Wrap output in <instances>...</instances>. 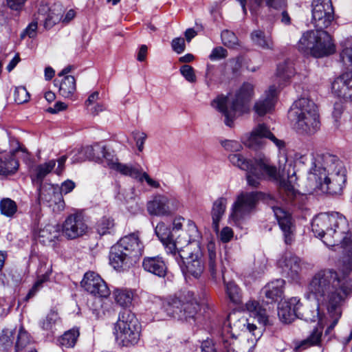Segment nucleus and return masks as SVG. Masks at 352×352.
I'll list each match as a JSON object with an SVG mask.
<instances>
[{
  "instance_id": "1",
  "label": "nucleus",
  "mask_w": 352,
  "mask_h": 352,
  "mask_svg": "<svg viewBox=\"0 0 352 352\" xmlns=\"http://www.w3.org/2000/svg\"><path fill=\"white\" fill-rule=\"evenodd\" d=\"M308 291L327 309L332 322L327 327L329 333L342 316V306L352 295V279L341 276L333 269L318 271L308 285Z\"/></svg>"
},
{
  "instance_id": "2",
  "label": "nucleus",
  "mask_w": 352,
  "mask_h": 352,
  "mask_svg": "<svg viewBox=\"0 0 352 352\" xmlns=\"http://www.w3.org/2000/svg\"><path fill=\"white\" fill-rule=\"evenodd\" d=\"M311 230L327 246L341 245L345 250L342 270L344 274L352 271V233H349L346 218L336 212L320 213L312 220Z\"/></svg>"
},
{
  "instance_id": "3",
  "label": "nucleus",
  "mask_w": 352,
  "mask_h": 352,
  "mask_svg": "<svg viewBox=\"0 0 352 352\" xmlns=\"http://www.w3.org/2000/svg\"><path fill=\"white\" fill-rule=\"evenodd\" d=\"M201 237L195 223L188 220L187 232L178 237L175 243L168 246V250L175 257L186 276L198 278L204 272L205 265L200 245Z\"/></svg>"
},
{
  "instance_id": "4",
  "label": "nucleus",
  "mask_w": 352,
  "mask_h": 352,
  "mask_svg": "<svg viewBox=\"0 0 352 352\" xmlns=\"http://www.w3.org/2000/svg\"><path fill=\"white\" fill-rule=\"evenodd\" d=\"M308 179L314 182V189L331 195H340L346 182V169L336 155L329 153L317 155L313 157Z\"/></svg>"
},
{
  "instance_id": "5",
  "label": "nucleus",
  "mask_w": 352,
  "mask_h": 352,
  "mask_svg": "<svg viewBox=\"0 0 352 352\" xmlns=\"http://www.w3.org/2000/svg\"><path fill=\"white\" fill-rule=\"evenodd\" d=\"M279 157V153L278 154ZM279 162V160L278 161ZM287 162L281 165L278 163V168L271 162L270 158L265 155H259L254 159V165L248 176V184L256 188L262 179L279 182V198L286 204H292L300 207V202L304 196L300 195L292 184L289 179H281V171H283Z\"/></svg>"
},
{
  "instance_id": "6",
  "label": "nucleus",
  "mask_w": 352,
  "mask_h": 352,
  "mask_svg": "<svg viewBox=\"0 0 352 352\" xmlns=\"http://www.w3.org/2000/svg\"><path fill=\"white\" fill-rule=\"evenodd\" d=\"M253 95L254 86L244 82L234 96H219L212 101L211 105L224 116L225 124L232 127L238 116L248 112Z\"/></svg>"
},
{
  "instance_id": "7",
  "label": "nucleus",
  "mask_w": 352,
  "mask_h": 352,
  "mask_svg": "<svg viewBox=\"0 0 352 352\" xmlns=\"http://www.w3.org/2000/svg\"><path fill=\"white\" fill-rule=\"evenodd\" d=\"M143 249L144 245L138 232L124 236L111 247L109 254L110 265L118 271L128 270L139 260Z\"/></svg>"
},
{
  "instance_id": "8",
  "label": "nucleus",
  "mask_w": 352,
  "mask_h": 352,
  "mask_svg": "<svg viewBox=\"0 0 352 352\" xmlns=\"http://www.w3.org/2000/svg\"><path fill=\"white\" fill-rule=\"evenodd\" d=\"M289 117L298 133L311 135L320 127L319 115L316 104L307 98H300L293 104Z\"/></svg>"
},
{
  "instance_id": "9",
  "label": "nucleus",
  "mask_w": 352,
  "mask_h": 352,
  "mask_svg": "<svg viewBox=\"0 0 352 352\" xmlns=\"http://www.w3.org/2000/svg\"><path fill=\"white\" fill-rule=\"evenodd\" d=\"M298 50L305 55L321 58L336 51L331 36L324 30H309L303 34L298 43Z\"/></svg>"
},
{
  "instance_id": "10",
  "label": "nucleus",
  "mask_w": 352,
  "mask_h": 352,
  "mask_svg": "<svg viewBox=\"0 0 352 352\" xmlns=\"http://www.w3.org/2000/svg\"><path fill=\"white\" fill-rule=\"evenodd\" d=\"M199 305L194 293L190 291H181L170 296L162 305L163 311L169 317L179 320H186L197 314Z\"/></svg>"
},
{
  "instance_id": "11",
  "label": "nucleus",
  "mask_w": 352,
  "mask_h": 352,
  "mask_svg": "<svg viewBox=\"0 0 352 352\" xmlns=\"http://www.w3.org/2000/svg\"><path fill=\"white\" fill-rule=\"evenodd\" d=\"M117 344L122 346L136 344L140 338L141 324L135 315L129 310L119 314L113 331Z\"/></svg>"
},
{
  "instance_id": "12",
  "label": "nucleus",
  "mask_w": 352,
  "mask_h": 352,
  "mask_svg": "<svg viewBox=\"0 0 352 352\" xmlns=\"http://www.w3.org/2000/svg\"><path fill=\"white\" fill-rule=\"evenodd\" d=\"M264 138L270 140L279 150V163L280 166L287 162V154L285 142L276 138L265 124H259L251 133L243 138V144L252 149H258L264 145Z\"/></svg>"
},
{
  "instance_id": "13",
  "label": "nucleus",
  "mask_w": 352,
  "mask_h": 352,
  "mask_svg": "<svg viewBox=\"0 0 352 352\" xmlns=\"http://www.w3.org/2000/svg\"><path fill=\"white\" fill-rule=\"evenodd\" d=\"M262 197L260 192H242L238 195L232 205L230 221L238 225L254 212L258 200Z\"/></svg>"
},
{
  "instance_id": "14",
  "label": "nucleus",
  "mask_w": 352,
  "mask_h": 352,
  "mask_svg": "<svg viewBox=\"0 0 352 352\" xmlns=\"http://www.w3.org/2000/svg\"><path fill=\"white\" fill-rule=\"evenodd\" d=\"M228 322L232 331V336L228 338L223 336L222 343L227 352H237L235 350L236 342L235 334L246 331L253 332L256 329V327L253 324L249 323L248 319L238 312L230 314L228 316Z\"/></svg>"
},
{
  "instance_id": "15",
  "label": "nucleus",
  "mask_w": 352,
  "mask_h": 352,
  "mask_svg": "<svg viewBox=\"0 0 352 352\" xmlns=\"http://www.w3.org/2000/svg\"><path fill=\"white\" fill-rule=\"evenodd\" d=\"M311 6V22L314 27L319 30L327 28L334 19L331 0H314Z\"/></svg>"
},
{
  "instance_id": "16",
  "label": "nucleus",
  "mask_w": 352,
  "mask_h": 352,
  "mask_svg": "<svg viewBox=\"0 0 352 352\" xmlns=\"http://www.w3.org/2000/svg\"><path fill=\"white\" fill-rule=\"evenodd\" d=\"M38 186L40 204H45L48 207H53V210H56V206L58 210L64 208L65 203L58 185L45 182Z\"/></svg>"
},
{
  "instance_id": "17",
  "label": "nucleus",
  "mask_w": 352,
  "mask_h": 352,
  "mask_svg": "<svg viewBox=\"0 0 352 352\" xmlns=\"http://www.w3.org/2000/svg\"><path fill=\"white\" fill-rule=\"evenodd\" d=\"M81 285L87 292L95 296L106 298L110 294L106 283L94 272H88L85 274Z\"/></svg>"
},
{
  "instance_id": "18",
  "label": "nucleus",
  "mask_w": 352,
  "mask_h": 352,
  "mask_svg": "<svg viewBox=\"0 0 352 352\" xmlns=\"http://www.w3.org/2000/svg\"><path fill=\"white\" fill-rule=\"evenodd\" d=\"M88 227L83 217L73 214L67 217L63 224V234L68 239L82 236L87 231Z\"/></svg>"
},
{
  "instance_id": "19",
  "label": "nucleus",
  "mask_w": 352,
  "mask_h": 352,
  "mask_svg": "<svg viewBox=\"0 0 352 352\" xmlns=\"http://www.w3.org/2000/svg\"><path fill=\"white\" fill-rule=\"evenodd\" d=\"M272 208L283 232L285 243L291 244L294 239L295 228L290 213L280 206H274Z\"/></svg>"
},
{
  "instance_id": "20",
  "label": "nucleus",
  "mask_w": 352,
  "mask_h": 352,
  "mask_svg": "<svg viewBox=\"0 0 352 352\" xmlns=\"http://www.w3.org/2000/svg\"><path fill=\"white\" fill-rule=\"evenodd\" d=\"M302 307L300 298L292 297L281 302L278 307V316L284 323H290L298 318V311Z\"/></svg>"
},
{
  "instance_id": "21",
  "label": "nucleus",
  "mask_w": 352,
  "mask_h": 352,
  "mask_svg": "<svg viewBox=\"0 0 352 352\" xmlns=\"http://www.w3.org/2000/svg\"><path fill=\"white\" fill-rule=\"evenodd\" d=\"M175 209L172 200L166 196L157 195L147 203L148 212L151 215L166 216Z\"/></svg>"
},
{
  "instance_id": "22",
  "label": "nucleus",
  "mask_w": 352,
  "mask_h": 352,
  "mask_svg": "<svg viewBox=\"0 0 352 352\" xmlns=\"http://www.w3.org/2000/svg\"><path fill=\"white\" fill-rule=\"evenodd\" d=\"M332 91L340 98H352V72H346L335 79L332 83Z\"/></svg>"
},
{
  "instance_id": "23",
  "label": "nucleus",
  "mask_w": 352,
  "mask_h": 352,
  "mask_svg": "<svg viewBox=\"0 0 352 352\" xmlns=\"http://www.w3.org/2000/svg\"><path fill=\"white\" fill-rule=\"evenodd\" d=\"M277 89L275 85L270 86L263 97L257 100L254 106L256 114L263 116L270 112L276 101Z\"/></svg>"
},
{
  "instance_id": "24",
  "label": "nucleus",
  "mask_w": 352,
  "mask_h": 352,
  "mask_svg": "<svg viewBox=\"0 0 352 352\" xmlns=\"http://www.w3.org/2000/svg\"><path fill=\"white\" fill-rule=\"evenodd\" d=\"M300 258L291 252L285 253L278 261V266L292 278H295L300 270Z\"/></svg>"
},
{
  "instance_id": "25",
  "label": "nucleus",
  "mask_w": 352,
  "mask_h": 352,
  "mask_svg": "<svg viewBox=\"0 0 352 352\" xmlns=\"http://www.w3.org/2000/svg\"><path fill=\"white\" fill-rule=\"evenodd\" d=\"M208 268L212 279L217 280L218 274L224 276L225 267L216 252L215 245L213 243L208 244Z\"/></svg>"
},
{
  "instance_id": "26",
  "label": "nucleus",
  "mask_w": 352,
  "mask_h": 352,
  "mask_svg": "<svg viewBox=\"0 0 352 352\" xmlns=\"http://www.w3.org/2000/svg\"><path fill=\"white\" fill-rule=\"evenodd\" d=\"M144 270L159 277H164L167 267L162 257H146L142 262Z\"/></svg>"
},
{
  "instance_id": "27",
  "label": "nucleus",
  "mask_w": 352,
  "mask_h": 352,
  "mask_svg": "<svg viewBox=\"0 0 352 352\" xmlns=\"http://www.w3.org/2000/svg\"><path fill=\"white\" fill-rule=\"evenodd\" d=\"M285 280L279 278L267 283L261 290V294L267 299V302L278 300L283 294Z\"/></svg>"
},
{
  "instance_id": "28",
  "label": "nucleus",
  "mask_w": 352,
  "mask_h": 352,
  "mask_svg": "<svg viewBox=\"0 0 352 352\" xmlns=\"http://www.w3.org/2000/svg\"><path fill=\"white\" fill-rule=\"evenodd\" d=\"M155 232L159 239L165 245L166 252L171 254V252L168 250V246L171 243H175L178 240V237L182 235L184 232H187V227L186 228L185 231H182V233H179L175 239L174 237V234L164 223H159L155 227Z\"/></svg>"
},
{
  "instance_id": "29",
  "label": "nucleus",
  "mask_w": 352,
  "mask_h": 352,
  "mask_svg": "<svg viewBox=\"0 0 352 352\" xmlns=\"http://www.w3.org/2000/svg\"><path fill=\"white\" fill-rule=\"evenodd\" d=\"M316 302L313 305L307 307L302 312L298 311V318L303 319L307 322L318 321V324H322V316L323 314L322 309L324 306L316 299Z\"/></svg>"
},
{
  "instance_id": "30",
  "label": "nucleus",
  "mask_w": 352,
  "mask_h": 352,
  "mask_svg": "<svg viewBox=\"0 0 352 352\" xmlns=\"http://www.w3.org/2000/svg\"><path fill=\"white\" fill-rule=\"evenodd\" d=\"M19 166V162L12 153L0 155V175H13Z\"/></svg>"
},
{
  "instance_id": "31",
  "label": "nucleus",
  "mask_w": 352,
  "mask_h": 352,
  "mask_svg": "<svg viewBox=\"0 0 352 352\" xmlns=\"http://www.w3.org/2000/svg\"><path fill=\"white\" fill-rule=\"evenodd\" d=\"M55 165L56 161L54 160L37 165L31 175L32 182L37 186L43 184V179L54 168Z\"/></svg>"
},
{
  "instance_id": "32",
  "label": "nucleus",
  "mask_w": 352,
  "mask_h": 352,
  "mask_svg": "<svg viewBox=\"0 0 352 352\" xmlns=\"http://www.w3.org/2000/svg\"><path fill=\"white\" fill-rule=\"evenodd\" d=\"M227 199L224 197L217 199L214 203L211 211L212 228L215 232L219 231V223L225 213Z\"/></svg>"
},
{
  "instance_id": "33",
  "label": "nucleus",
  "mask_w": 352,
  "mask_h": 352,
  "mask_svg": "<svg viewBox=\"0 0 352 352\" xmlns=\"http://www.w3.org/2000/svg\"><path fill=\"white\" fill-rule=\"evenodd\" d=\"M245 307L247 310L257 319L260 324L264 326L267 324L268 317L266 309L263 308L258 302L250 300L246 302Z\"/></svg>"
},
{
  "instance_id": "34",
  "label": "nucleus",
  "mask_w": 352,
  "mask_h": 352,
  "mask_svg": "<svg viewBox=\"0 0 352 352\" xmlns=\"http://www.w3.org/2000/svg\"><path fill=\"white\" fill-rule=\"evenodd\" d=\"M295 74L293 63L286 61L278 65L276 72V81L279 86L284 85Z\"/></svg>"
},
{
  "instance_id": "35",
  "label": "nucleus",
  "mask_w": 352,
  "mask_h": 352,
  "mask_svg": "<svg viewBox=\"0 0 352 352\" xmlns=\"http://www.w3.org/2000/svg\"><path fill=\"white\" fill-rule=\"evenodd\" d=\"M254 45L263 50H274V42L271 36L265 35V32L260 30H254L250 35Z\"/></svg>"
},
{
  "instance_id": "36",
  "label": "nucleus",
  "mask_w": 352,
  "mask_h": 352,
  "mask_svg": "<svg viewBox=\"0 0 352 352\" xmlns=\"http://www.w3.org/2000/svg\"><path fill=\"white\" fill-rule=\"evenodd\" d=\"M228 159L232 164L239 167L240 169L247 172V177L250 175V170L253 168L254 160L245 158L241 153H231L228 156Z\"/></svg>"
},
{
  "instance_id": "37",
  "label": "nucleus",
  "mask_w": 352,
  "mask_h": 352,
  "mask_svg": "<svg viewBox=\"0 0 352 352\" xmlns=\"http://www.w3.org/2000/svg\"><path fill=\"white\" fill-rule=\"evenodd\" d=\"M76 80L73 76H65L60 82L59 94L65 98H71L76 91Z\"/></svg>"
},
{
  "instance_id": "38",
  "label": "nucleus",
  "mask_w": 352,
  "mask_h": 352,
  "mask_svg": "<svg viewBox=\"0 0 352 352\" xmlns=\"http://www.w3.org/2000/svg\"><path fill=\"white\" fill-rule=\"evenodd\" d=\"M59 236V230L56 226L47 224L38 232V238L43 243L54 241Z\"/></svg>"
},
{
  "instance_id": "39",
  "label": "nucleus",
  "mask_w": 352,
  "mask_h": 352,
  "mask_svg": "<svg viewBox=\"0 0 352 352\" xmlns=\"http://www.w3.org/2000/svg\"><path fill=\"white\" fill-rule=\"evenodd\" d=\"M114 170L120 174L129 176L131 178L137 179L140 176L142 168L140 166H134L131 164H122L118 162L116 166H114Z\"/></svg>"
},
{
  "instance_id": "40",
  "label": "nucleus",
  "mask_w": 352,
  "mask_h": 352,
  "mask_svg": "<svg viewBox=\"0 0 352 352\" xmlns=\"http://www.w3.org/2000/svg\"><path fill=\"white\" fill-rule=\"evenodd\" d=\"M223 281L226 289V294L229 300L234 304L241 302V294L239 287L234 282H227L223 276Z\"/></svg>"
},
{
  "instance_id": "41",
  "label": "nucleus",
  "mask_w": 352,
  "mask_h": 352,
  "mask_svg": "<svg viewBox=\"0 0 352 352\" xmlns=\"http://www.w3.org/2000/svg\"><path fill=\"white\" fill-rule=\"evenodd\" d=\"M80 332L78 329L73 328L65 332L59 338L58 342L62 346L65 348H72L75 346Z\"/></svg>"
},
{
  "instance_id": "42",
  "label": "nucleus",
  "mask_w": 352,
  "mask_h": 352,
  "mask_svg": "<svg viewBox=\"0 0 352 352\" xmlns=\"http://www.w3.org/2000/svg\"><path fill=\"white\" fill-rule=\"evenodd\" d=\"M17 205L10 198H3L0 201V212L3 216L12 218L17 212Z\"/></svg>"
},
{
  "instance_id": "43",
  "label": "nucleus",
  "mask_w": 352,
  "mask_h": 352,
  "mask_svg": "<svg viewBox=\"0 0 352 352\" xmlns=\"http://www.w3.org/2000/svg\"><path fill=\"white\" fill-rule=\"evenodd\" d=\"M114 221L109 217H103L99 219L96 228L100 235L111 234L114 230Z\"/></svg>"
},
{
  "instance_id": "44",
  "label": "nucleus",
  "mask_w": 352,
  "mask_h": 352,
  "mask_svg": "<svg viewBox=\"0 0 352 352\" xmlns=\"http://www.w3.org/2000/svg\"><path fill=\"white\" fill-rule=\"evenodd\" d=\"M116 302L121 307H127L131 305L133 300V293L127 289H116L114 292Z\"/></svg>"
},
{
  "instance_id": "45",
  "label": "nucleus",
  "mask_w": 352,
  "mask_h": 352,
  "mask_svg": "<svg viewBox=\"0 0 352 352\" xmlns=\"http://www.w3.org/2000/svg\"><path fill=\"white\" fill-rule=\"evenodd\" d=\"M318 325L319 327L314 328L309 336L301 342L300 347L305 349L307 346L318 345L320 343L322 327V324Z\"/></svg>"
},
{
  "instance_id": "46",
  "label": "nucleus",
  "mask_w": 352,
  "mask_h": 352,
  "mask_svg": "<svg viewBox=\"0 0 352 352\" xmlns=\"http://www.w3.org/2000/svg\"><path fill=\"white\" fill-rule=\"evenodd\" d=\"M58 319V313L52 310L46 317L40 322V326L41 329L45 331H52Z\"/></svg>"
},
{
  "instance_id": "47",
  "label": "nucleus",
  "mask_w": 352,
  "mask_h": 352,
  "mask_svg": "<svg viewBox=\"0 0 352 352\" xmlns=\"http://www.w3.org/2000/svg\"><path fill=\"white\" fill-rule=\"evenodd\" d=\"M101 160L98 163L105 164L109 168L114 170L118 162V159L110 151L107 150L106 147L103 146L102 152H100Z\"/></svg>"
},
{
  "instance_id": "48",
  "label": "nucleus",
  "mask_w": 352,
  "mask_h": 352,
  "mask_svg": "<svg viewBox=\"0 0 352 352\" xmlns=\"http://www.w3.org/2000/svg\"><path fill=\"white\" fill-rule=\"evenodd\" d=\"M30 342V338L28 333L21 327L15 342V351L19 352Z\"/></svg>"
},
{
  "instance_id": "49",
  "label": "nucleus",
  "mask_w": 352,
  "mask_h": 352,
  "mask_svg": "<svg viewBox=\"0 0 352 352\" xmlns=\"http://www.w3.org/2000/svg\"><path fill=\"white\" fill-rule=\"evenodd\" d=\"M102 151L103 146L96 144L94 146L86 147L85 148V153L89 160L99 162L101 160L100 152H102Z\"/></svg>"
},
{
  "instance_id": "50",
  "label": "nucleus",
  "mask_w": 352,
  "mask_h": 352,
  "mask_svg": "<svg viewBox=\"0 0 352 352\" xmlns=\"http://www.w3.org/2000/svg\"><path fill=\"white\" fill-rule=\"evenodd\" d=\"M14 343V332L10 329H4L0 335V345L6 351L12 347Z\"/></svg>"
},
{
  "instance_id": "51",
  "label": "nucleus",
  "mask_w": 352,
  "mask_h": 352,
  "mask_svg": "<svg viewBox=\"0 0 352 352\" xmlns=\"http://www.w3.org/2000/svg\"><path fill=\"white\" fill-rule=\"evenodd\" d=\"M50 272H45L44 274H43L41 277L38 278V279L36 281V283L34 284L33 287L30 289L29 292L28 293L25 300H28L30 298H32L36 293L42 287L43 283L49 278Z\"/></svg>"
},
{
  "instance_id": "52",
  "label": "nucleus",
  "mask_w": 352,
  "mask_h": 352,
  "mask_svg": "<svg viewBox=\"0 0 352 352\" xmlns=\"http://www.w3.org/2000/svg\"><path fill=\"white\" fill-rule=\"evenodd\" d=\"M221 37L223 44L228 47H234L237 45L238 38L234 32L229 30H223Z\"/></svg>"
},
{
  "instance_id": "53",
  "label": "nucleus",
  "mask_w": 352,
  "mask_h": 352,
  "mask_svg": "<svg viewBox=\"0 0 352 352\" xmlns=\"http://www.w3.org/2000/svg\"><path fill=\"white\" fill-rule=\"evenodd\" d=\"M14 98L17 104H23L29 100L30 94L24 87H19L15 89Z\"/></svg>"
},
{
  "instance_id": "54",
  "label": "nucleus",
  "mask_w": 352,
  "mask_h": 352,
  "mask_svg": "<svg viewBox=\"0 0 352 352\" xmlns=\"http://www.w3.org/2000/svg\"><path fill=\"white\" fill-rule=\"evenodd\" d=\"M181 74L184 78L189 82H195L197 80L195 70L192 67L188 65H184L181 67L180 69Z\"/></svg>"
},
{
  "instance_id": "55",
  "label": "nucleus",
  "mask_w": 352,
  "mask_h": 352,
  "mask_svg": "<svg viewBox=\"0 0 352 352\" xmlns=\"http://www.w3.org/2000/svg\"><path fill=\"white\" fill-rule=\"evenodd\" d=\"M340 60L346 67H352V47H345L340 54Z\"/></svg>"
},
{
  "instance_id": "56",
  "label": "nucleus",
  "mask_w": 352,
  "mask_h": 352,
  "mask_svg": "<svg viewBox=\"0 0 352 352\" xmlns=\"http://www.w3.org/2000/svg\"><path fill=\"white\" fill-rule=\"evenodd\" d=\"M37 28L38 23L36 21H32L21 34V38H24L26 36L30 38L36 37Z\"/></svg>"
},
{
  "instance_id": "57",
  "label": "nucleus",
  "mask_w": 352,
  "mask_h": 352,
  "mask_svg": "<svg viewBox=\"0 0 352 352\" xmlns=\"http://www.w3.org/2000/svg\"><path fill=\"white\" fill-rule=\"evenodd\" d=\"M137 180L140 182H143L145 181L147 184L154 188H158L160 185L157 181L152 179L146 172H143L142 169L140 173V176L138 177Z\"/></svg>"
},
{
  "instance_id": "58",
  "label": "nucleus",
  "mask_w": 352,
  "mask_h": 352,
  "mask_svg": "<svg viewBox=\"0 0 352 352\" xmlns=\"http://www.w3.org/2000/svg\"><path fill=\"white\" fill-rule=\"evenodd\" d=\"M221 145L227 151H231L232 153H236L242 148L241 144L235 140H225L222 142Z\"/></svg>"
},
{
  "instance_id": "59",
  "label": "nucleus",
  "mask_w": 352,
  "mask_h": 352,
  "mask_svg": "<svg viewBox=\"0 0 352 352\" xmlns=\"http://www.w3.org/2000/svg\"><path fill=\"white\" fill-rule=\"evenodd\" d=\"M171 47L176 53H182L186 49L184 38L182 37L175 38L171 42Z\"/></svg>"
},
{
  "instance_id": "60",
  "label": "nucleus",
  "mask_w": 352,
  "mask_h": 352,
  "mask_svg": "<svg viewBox=\"0 0 352 352\" xmlns=\"http://www.w3.org/2000/svg\"><path fill=\"white\" fill-rule=\"evenodd\" d=\"M227 56V50L222 47H217L212 50L209 58L211 60H219Z\"/></svg>"
},
{
  "instance_id": "61",
  "label": "nucleus",
  "mask_w": 352,
  "mask_h": 352,
  "mask_svg": "<svg viewBox=\"0 0 352 352\" xmlns=\"http://www.w3.org/2000/svg\"><path fill=\"white\" fill-rule=\"evenodd\" d=\"M60 20H61V18L58 15L50 13L45 19L44 26L46 29H50Z\"/></svg>"
},
{
  "instance_id": "62",
  "label": "nucleus",
  "mask_w": 352,
  "mask_h": 352,
  "mask_svg": "<svg viewBox=\"0 0 352 352\" xmlns=\"http://www.w3.org/2000/svg\"><path fill=\"white\" fill-rule=\"evenodd\" d=\"M134 138L135 140L138 151L142 152L144 149V144L146 139V133L143 132H135L134 133Z\"/></svg>"
},
{
  "instance_id": "63",
  "label": "nucleus",
  "mask_w": 352,
  "mask_h": 352,
  "mask_svg": "<svg viewBox=\"0 0 352 352\" xmlns=\"http://www.w3.org/2000/svg\"><path fill=\"white\" fill-rule=\"evenodd\" d=\"M27 0H6L7 6L12 10L20 11Z\"/></svg>"
},
{
  "instance_id": "64",
  "label": "nucleus",
  "mask_w": 352,
  "mask_h": 352,
  "mask_svg": "<svg viewBox=\"0 0 352 352\" xmlns=\"http://www.w3.org/2000/svg\"><path fill=\"white\" fill-rule=\"evenodd\" d=\"M199 352H216L212 342L206 340L202 342Z\"/></svg>"
}]
</instances>
